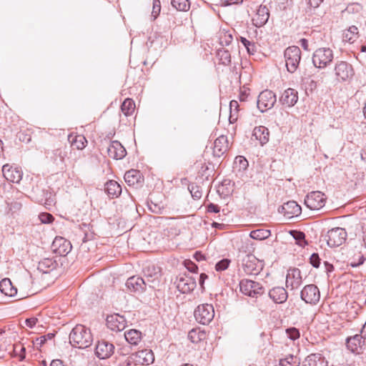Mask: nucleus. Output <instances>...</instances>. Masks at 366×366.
<instances>
[{
    "label": "nucleus",
    "instance_id": "f257e3e1",
    "mask_svg": "<svg viewBox=\"0 0 366 366\" xmlns=\"http://www.w3.org/2000/svg\"><path fill=\"white\" fill-rule=\"evenodd\" d=\"M93 342V337L89 328L82 325H76L69 334V343L74 347L85 349Z\"/></svg>",
    "mask_w": 366,
    "mask_h": 366
},
{
    "label": "nucleus",
    "instance_id": "f03ea898",
    "mask_svg": "<svg viewBox=\"0 0 366 366\" xmlns=\"http://www.w3.org/2000/svg\"><path fill=\"white\" fill-rule=\"evenodd\" d=\"M334 74L337 81L343 83L350 81L355 75L351 64L346 61H337L334 66Z\"/></svg>",
    "mask_w": 366,
    "mask_h": 366
},
{
    "label": "nucleus",
    "instance_id": "7ed1b4c3",
    "mask_svg": "<svg viewBox=\"0 0 366 366\" xmlns=\"http://www.w3.org/2000/svg\"><path fill=\"white\" fill-rule=\"evenodd\" d=\"M334 59L333 51L330 48L322 47L316 49L312 55V63L319 69H325Z\"/></svg>",
    "mask_w": 366,
    "mask_h": 366
},
{
    "label": "nucleus",
    "instance_id": "20e7f679",
    "mask_svg": "<svg viewBox=\"0 0 366 366\" xmlns=\"http://www.w3.org/2000/svg\"><path fill=\"white\" fill-rule=\"evenodd\" d=\"M301 50L298 46L287 47L284 52L285 65L290 73H294L298 68L301 59Z\"/></svg>",
    "mask_w": 366,
    "mask_h": 366
},
{
    "label": "nucleus",
    "instance_id": "39448f33",
    "mask_svg": "<svg viewBox=\"0 0 366 366\" xmlns=\"http://www.w3.org/2000/svg\"><path fill=\"white\" fill-rule=\"evenodd\" d=\"M347 232L344 228L335 227L330 229L324 236V239L330 247L342 244L347 238Z\"/></svg>",
    "mask_w": 366,
    "mask_h": 366
},
{
    "label": "nucleus",
    "instance_id": "423d86ee",
    "mask_svg": "<svg viewBox=\"0 0 366 366\" xmlns=\"http://www.w3.org/2000/svg\"><path fill=\"white\" fill-rule=\"evenodd\" d=\"M194 316L197 322L202 325H208L214 317V310L212 305H199L195 309Z\"/></svg>",
    "mask_w": 366,
    "mask_h": 366
},
{
    "label": "nucleus",
    "instance_id": "0eeeda50",
    "mask_svg": "<svg viewBox=\"0 0 366 366\" xmlns=\"http://www.w3.org/2000/svg\"><path fill=\"white\" fill-rule=\"evenodd\" d=\"M239 288L242 293L251 297H257L264 292V288L260 283L247 279L239 282Z\"/></svg>",
    "mask_w": 366,
    "mask_h": 366
},
{
    "label": "nucleus",
    "instance_id": "6e6552de",
    "mask_svg": "<svg viewBox=\"0 0 366 366\" xmlns=\"http://www.w3.org/2000/svg\"><path fill=\"white\" fill-rule=\"evenodd\" d=\"M325 194L320 191H313L307 194L305 198V204L311 210H319L326 203Z\"/></svg>",
    "mask_w": 366,
    "mask_h": 366
},
{
    "label": "nucleus",
    "instance_id": "1a4fd4ad",
    "mask_svg": "<svg viewBox=\"0 0 366 366\" xmlns=\"http://www.w3.org/2000/svg\"><path fill=\"white\" fill-rule=\"evenodd\" d=\"M33 199L38 203L44 204L46 207H50L55 203L54 195L47 189H41L36 186L32 189Z\"/></svg>",
    "mask_w": 366,
    "mask_h": 366
},
{
    "label": "nucleus",
    "instance_id": "9d476101",
    "mask_svg": "<svg viewBox=\"0 0 366 366\" xmlns=\"http://www.w3.org/2000/svg\"><path fill=\"white\" fill-rule=\"evenodd\" d=\"M277 98L275 94L269 89H265L260 92L258 96L257 105L261 112H264L272 108L276 103Z\"/></svg>",
    "mask_w": 366,
    "mask_h": 366
},
{
    "label": "nucleus",
    "instance_id": "9b49d317",
    "mask_svg": "<svg viewBox=\"0 0 366 366\" xmlns=\"http://www.w3.org/2000/svg\"><path fill=\"white\" fill-rule=\"evenodd\" d=\"M144 279L149 287H155L159 285L161 277L160 269L153 264H147L143 268Z\"/></svg>",
    "mask_w": 366,
    "mask_h": 366
},
{
    "label": "nucleus",
    "instance_id": "f8f14e48",
    "mask_svg": "<svg viewBox=\"0 0 366 366\" xmlns=\"http://www.w3.org/2000/svg\"><path fill=\"white\" fill-rule=\"evenodd\" d=\"M300 296L306 303L315 305L320 301V292L316 285H307L302 290Z\"/></svg>",
    "mask_w": 366,
    "mask_h": 366
},
{
    "label": "nucleus",
    "instance_id": "ddd939ff",
    "mask_svg": "<svg viewBox=\"0 0 366 366\" xmlns=\"http://www.w3.org/2000/svg\"><path fill=\"white\" fill-rule=\"evenodd\" d=\"M242 268L247 275H255L259 272V263L253 254H246L242 259Z\"/></svg>",
    "mask_w": 366,
    "mask_h": 366
},
{
    "label": "nucleus",
    "instance_id": "4468645a",
    "mask_svg": "<svg viewBox=\"0 0 366 366\" xmlns=\"http://www.w3.org/2000/svg\"><path fill=\"white\" fill-rule=\"evenodd\" d=\"M114 345L106 340L98 341L95 347V355L100 360L109 358L114 352Z\"/></svg>",
    "mask_w": 366,
    "mask_h": 366
},
{
    "label": "nucleus",
    "instance_id": "2eb2a0df",
    "mask_svg": "<svg viewBox=\"0 0 366 366\" xmlns=\"http://www.w3.org/2000/svg\"><path fill=\"white\" fill-rule=\"evenodd\" d=\"M51 248L53 252L59 257H65L71 252L72 247L67 239L56 237L52 242Z\"/></svg>",
    "mask_w": 366,
    "mask_h": 366
},
{
    "label": "nucleus",
    "instance_id": "dca6fc26",
    "mask_svg": "<svg viewBox=\"0 0 366 366\" xmlns=\"http://www.w3.org/2000/svg\"><path fill=\"white\" fill-rule=\"evenodd\" d=\"M136 365H148L154 361V355L151 350L144 349L130 355Z\"/></svg>",
    "mask_w": 366,
    "mask_h": 366
},
{
    "label": "nucleus",
    "instance_id": "f3484780",
    "mask_svg": "<svg viewBox=\"0 0 366 366\" xmlns=\"http://www.w3.org/2000/svg\"><path fill=\"white\" fill-rule=\"evenodd\" d=\"M365 339L361 333L348 337L346 339V346L352 352L360 354L363 352Z\"/></svg>",
    "mask_w": 366,
    "mask_h": 366
},
{
    "label": "nucleus",
    "instance_id": "a211bd4d",
    "mask_svg": "<svg viewBox=\"0 0 366 366\" xmlns=\"http://www.w3.org/2000/svg\"><path fill=\"white\" fill-rule=\"evenodd\" d=\"M107 327L114 332H120L125 329L127 320L124 316L119 314H114L107 317Z\"/></svg>",
    "mask_w": 366,
    "mask_h": 366
},
{
    "label": "nucleus",
    "instance_id": "6ab92c4d",
    "mask_svg": "<svg viewBox=\"0 0 366 366\" xmlns=\"http://www.w3.org/2000/svg\"><path fill=\"white\" fill-rule=\"evenodd\" d=\"M280 213L288 218L297 217L301 214L302 208L295 201H289L278 209Z\"/></svg>",
    "mask_w": 366,
    "mask_h": 366
},
{
    "label": "nucleus",
    "instance_id": "aec40b11",
    "mask_svg": "<svg viewBox=\"0 0 366 366\" xmlns=\"http://www.w3.org/2000/svg\"><path fill=\"white\" fill-rule=\"evenodd\" d=\"M4 177L12 183H19L23 177V172L17 167H13L6 164L2 167Z\"/></svg>",
    "mask_w": 366,
    "mask_h": 366
},
{
    "label": "nucleus",
    "instance_id": "412c9836",
    "mask_svg": "<svg viewBox=\"0 0 366 366\" xmlns=\"http://www.w3.org/2000/svg\"><path fill=\"white\" fill-rule=\"evenodd\" d=\"M301 272L298 268H290L286 277V286L291 290L297 289L302 285Z\"/></svg>",
    "mask_w": 366,
    "mask_h": 366
},
{
    "label": "nucleus",
    "instance_id": "4be33fe9",
    "mask_svg": "<svg viewBox=\"0 0 366 366\" xmlns=\"http://www.w3.org/2000/svg\"><path fill=\"white\" fill-rule=\"evenodd\" d=\"M148 285L144 278L139 276L129 277L126 282V286L131 292L142 293Z\"/></svg>",
    "mask_w": 366,
    "mask_h": 366
},
{
    "label": "nucleus",
    "instance_id": "5701e85b",
    "mask_svg": "<svg viewBox=\"0 0 366 366\" xmlns=\"http://www.w3.org/2000/svg\"><path fill=\"white\" fill-rule=\"evenodd\" d=\"M177 287L180 292L187 294L196 287V281L192 277L184 275L178 280Z\"/></svg>",
    "mask_w": 366,
    "mask_h": 366
},
{
    "label": "nucleus",
    "instance_id": "b1692460",
    "mask_svg": "<svg viewBox=\"0 0 366 366\" xmlns=\"http://www.w3.org/2000/svg\"><path fill=\"white\" fill-rule=\"evenodd\" d=\"M269 17V9L266 6L260 5L252 17V23L256 27L264 26Z\"/></svg>",
    "mask_w": 366,
    "mask_h": 366
},
{
    "label": "nucleus",
    "instance_id": "393cba45",
    "mask_svg": "<svg viewBox=\"0 0 366 366\" xmlns=\"http://www.w3.org/2000/svg\"><path fill=\"white\" fill-rule=\"evenodd\" d=\"M107 153L109 157L114 159H122L127 154L125 148L118 141H112L107 148Z\"/></svg>",
    "mask_w": 366,
    "mask_h": 366
},
{
    "label": "nucleus",
    "instance_id": "a878e982",
    "mask_svg": "<svg viewBox=\"0 0 366 366\" xmlns=\"http://www.w3.org/2000/svg\"><path fill=\"white\" fill-rule=\"evenodd\" d=\"M298 101L297 92L292 88H288L282 94L280 102L288 107H293Z\"/></svg>",
    "mask_w": 366,
    "mask_h": 366
},
{
    "label": "nucleus",
    "instance_id": "bb28decb",
    "mask_svg": "<svg viewBox=\"0 0 366 366\" xmlns=\"http://www.w3.org/2000/svg\"><path fill=\"white\" fill-rule=\"evenodd\" d=\"M228 149L229 142L226 136L221 135L214 140L213 147V154L214 156L220 157Z\"/></svg>",
    "mask_w": 366,
    "mask_h": 366
},
{
    "label": "nucleus",
    "instance_id": "cd10ccee",
    "mask_svg": "<svg viewBox=\"0 0 366 366\" xmlns=\"http://www.w3.org/2000/svg\"><path fill=\"white\" fill-rule=\"evenodd\" d=\"M269 297L276 304H282L288 298V293L282 287H274L269 291Z\"/></svg>",
    "mask_w": 366,
    "mask_h": 366
},
{
    "label": "nucleus",
    "instance_id": "c85d7f7f",
    "mask_svg": "<svg viewBox=\"0 0 366 366\" xmlns=\"http://www.w3.org/2000/svg\"><path fill=\"white\" fill-rule=\"evenodd\" d=\"M56 257L44 258L39 262L38 269L43 273H49L58 267Z\"/></svg>",
    "mask_w": 366,
    "mask_h": 366
},
{
    "label": "nucleus",
    "instance_id": "c756f323",
    "mask_svg": "<svg viewBox=\"0 0 366 366\" xmlns=\"http://www.w3.org/2000/svg\"><path fill=\"white\" fill-rule=\"evenodd\" d=\"M303 366H327V361L321 354L313 353L305 358Z\"/></svg>",
    "mask_w": 366,
    "mask_h": 366
},
{
    "label": "nucleus",
    "instance_id": "7c9ffc66",
    "mask_svg": "<svg viewBox=\"0 0 366 366\" xmlns=\"http://www.w3.org/2000/svg\"><path fill=\"white\" fill-rule=\"evenodd\" d=\"M252 136L259 142L262 146H263L269 142V132L267 127L264 126H259L254 127L253 129Z\"/></svg>",
    "mask_w": 366,
    "mask_h": 366
},
{
    "label": "nucleus",
    "instance_id": "2f4dec72",
    "mask_svg": "<svg viewBox=\"0 0 366 366\" xmlns=\"http://www.w3.org/2000/svg\"><path fill=\"white\" fill-rule=\"evenodd\" d=\"M104 190L110 198H117L122 193L121 185L114 180H109L105 184Z\"/></svg>",
    "mask_w": 366,
    "mask_h": 366
},
{
    "label": "nucleus",
    "instance_id": "473e14b6",
    "mask_svg": "<svg viewBox=\"0 0 366 366\" xmlns=\"http://www.w3.org/2000/svg\"><path fill=\"white\" fill-rule=\"evenodd\" d=\"M124 180L129 186L139 185L142 182V177L139 171L131 169L124 174Z\"/></svg>",
    "mask_w": 366,
    "mask_h": 366
},
{
    "label": "nucleus",
    "instance_id": "72a5a7b5",
    "mask_svg": "<svg viewBox=\"0 0 366 366\" xmlns=\"http://www.w3.org/2000/svg\"><path fill=\"white\" fill-rule=\"evenodd\" d=\"M0 291L9 297H14L17 293V289L13 286L11 280L8 278H4L0 282Z\"/></svg>",
    "mask_w": 366,
    "mask_h": 366
},
{
    "label": "nucleus",
    "instance_id": "f704fd0d",
    "mask_svg": "<svg viewBox=\"0 0 366 366\" xmlns=\"http://www.w3.org/2000/svg\"><path fill=\"white\" fill-rule=\"evenodd\" d=\"M359 37L358 28L356 26H351L345 30L342 35V39L350 44L354 43Z\"/></svg>",
    "mask_w": 366,
    "mask_h": 366
},
{
    "label": "nucleus",
    "instance_id": "c9c22d12",
    "mask_svg": "<svg viewBox=\"0 0 366 366\" xmlns=\"http://www.w3.org/2000/svg\"><path fill=\"white\" fill-rule=\"evenodd\" d=\"M125 340L132 345H137L142 340V332L137 330H129L124 332Z\"/></svg>",
    "mask_w": 366,
    "mask_h": 366
},
{
    "label": "nucleus",
    "instance_id": "e433bc0d",
    "mask_svg": "<svg viewBox=\"0 0 366 366\" xmlns=\"http://www.w3.org/2000/svg\"><path fill=\"white\" fill-rule=\"evenodd\" d=\"M188 338L193 343H198L206 338V332L199 329H192L188 333Z\"/></svg>",
    "mask_w": 366,
    "mask_h": 366
},
{
    "label": "nucleus",
    "instance_id": "4c0bfd02",
    "mask_svg": "<svg viewBox=\"0 0 366 366\" xmlns=\"http://www.w3.org/2000/svg\"><path fill=\"white\" fill-rule=\"evenodd\" d=\"M217 57L219 59V64L224 66H229L231 64V54L227 49H218L217 51Z\"/></svg>",
    "mask_w": 366,
    "mask_h": 366
},
{
    "label": "nucleus",
    "instance_id": "58836bf2",
    "mask_svg": "<svg viewBox=\"0 0 366 366\" xmlns=\"http://www.w3.org/2000/svg\"><path fill=\"white\" fill-rule=\"evenodd\" d=\"M135 109L134 102L132 99H126L121 106L122 112L127 117L133 114Z\"/></svg>",
    "mask_w": 366,
    "mask_h": 366
},
{
    "label": "nucleus",
    "instance_id": "ea45409f",
    "mask_svg": "<svg viewBox=\"0 0 366 366\" xmlns=\"http://www.w3.org/2000/svg\"><path fill=\"white\" fill-rule=\"evenodd\" d=\"M271 235L269 229H258L250 232L249 237L254 239L263 240L268 238Z\"/></svg>",
    "mask_w": 366,
    "mask_h": 366
},
{
    "label": "nucleus",
    "instance_id": "a19ab883",
    "mask_svg": "<svg viewBox=\"0 0 366 366\" xmlns=\"http://www.w3.org/2000/svg\"><path fill=\"white\" fill-rule=\"evenodd\" d=\"M300 359L293 355H287L285 357L280 360V366H300Z\"/></svg>",
    "mask_w": 366,
    "mask_h": 366
},
{
    "label": "nucleus",
    "instance_id": "79ce46f5",
    "mask_svg": "<svg viewBox=\"0 0 366 366\" xmlns=\"http://www.w3.org/2000/svg\"><path fill=\"white\" fill-rule=\"evenodd\" d=\"M172 6L179 11H187L190 8L189 0H172Z\"/></svg>",
    "mask_w": 366,
    "mask_h": 366
},
{
    "label": "nucleus",
    "instance_id": "37998d69",
    "mask_svg": "<svg viewBox=\"0 0 366 366\" xmlns=\"http://www.w3.org/2000/svg\"><path fill=\"white\" fill-rule=\"evenodd\" d=\"M219 39L222 46H228L232 43L233 36L229 31L222 30L219 32Z\"/></svg>",
    "mask_w": 366,
    "mask_h": 366
},
{
    "label": "nucleus",
    "instance_id": "c03bdc74",
    "mask_svg": "<svg viewBox=\"0 0 366 366\" xmlns=\"http://www.w3.org/2000/svg\"><path fill=\"white\" fill-rule=\"evenodd\" d=\"M7 207H6V213L7 214H11L13 216L15 213L19 212L21 207L22 204L21 202L17 201H12L11 202H6Z\"/></svg>",
    "mask_w": 366,
    "mask_h": 366
},
{
    "label": "nucleus",
    "instance_id": "a18cd8bd",
    "mask_svg": "<svg viewBox=\"0 0 366 366\" xmlns=\"http://www.w3.org/2000/svg\"><path fill=\"white\" fill-rule=\"evenodd\" d=\"M239 107V103L236 100H232L229 103L230 114L229 121L231 124L234 123L237 119V111Z\"/></svg>",
    "mask_w": 366,
    "mask_h": 366
},
{
    "label": "nucleus",
    "instance_id": "49530a36",
    "mask_svg": "<svg viewBox=\"0 0 366 366\" xmlns=\"http://www.w3.org/2000/svg\"><path fill=\"white\" fill-rule=\"evenodd\" d=\"M290 234L292 235L294 239L296 241V244L300 245V247H304L307 243L305 240V234L303 232L292 230Z\"/></svg>",
    "mask_w": 366,
    "mask_h": 366
},
{
    "label": "nucleus",
    "instance_id": "de8ad7c7",
    "mask_svg": "<svg viewBox=\"0 0 366 366\" xmlns=\"http://www.w3.org/2000/svg\"><path fill=\"white\" fill-rule=\"evenodd\" d=\"M188 189L194 199H199L202 197V192L198 185L195 184H190L188 186Z\"/></svg>",
    "mask_w": 366,
    "mask_h": 366
},
{
    "label": "nucleus",
    "instance_id": "09e8293b",
    "mask_svg": "<svg viewBox=\"0 0 366 366\" xmlns=\"http://www.w3.org/2000/svg\"><path fill=\"white\" fill-rule=\"evenodd\" d=\"M14 352L16 356H19L20 361L25 359L26 348L23 345L20 344L15 345Z\"/></svg>",
    "mask_w": 366,
    "mask_h": 366
},
{
    "label": "nucleus",
    "instance_id": "8fccbe9b",
    "mask_svg": "<svg viewBox=\"0 0 366 366\" xmlns=\"http://www.w3.org/2000/svg\"><path fill=\"white\" fill-rule=\"evenodd\" d=\"M230 262V259L227 258L222 259L216 264L215 269L218 272L224 271L228 268Z\"/></svg>",
    "mask_w": 366,
    "mask_h": 366
},
{
    "label": "nucleus",
    "instance_id": "3c124183",
    "mask_svg": "<svg viewBox=\"0 0 366 366\" xmlns=\"http://www.w3.org/2000/svg\"><path fill=\"white\" fill-rule=\"evenodd\" d=\"M84 142H86L84 137L77 136L75 137V139L72 141V145L75 146L78 149H82L85 147Z\"/></svg>",
    "mask_w": 366,
    "mask_h": 366
},
{
    "label": "nucleus",
    "instance_id": "603ef678",
    "mask_svg": "<svg viewBox=\"0 0 366 366\" xmlns=\"http://www.w3.org/2000/svg\"><path fill=\"white\" fill-rule=\"evenodd\" d=\"M286 333L288 337L292 340H297L300 335V331L296 327H290L286 330Z\"/></svg>",
    "mask_w": 366,
    "mask_h": 366
},
{
    "label": "nucleus",
    "instance_id": "864d4df0",
    "mask_svg": "<svg viewBox=\"0 0 366 366\" xmlns=\"http://www.w3.org/2000/svg\"><path fill=\"white\" fill-rule=\"evenodd\" d=\"M366 260V258L361 254L360 253L358 254L357 259L355 257H352L350 260V265L352 267H357L360 265H362L365 261Z\"/></svg>",
    "mask_w": 366,
    "mask_h": 366
},
{
    "label": "nucleus",
    "instance_id": "5fc2aeb1",
    "mask_svg": "<svg viewBox=\"0 0 366 366\" xmlns=\"http://www.w3.org/2000/svg\"><path fill=\"white\" fill-rule=\"evenodd\" d=\"M39 218L41 222L44 224L51 223L54 220V217L51 214L46 212L41 213L39 215Z\"/></svg>",
    "mask_w": 366,
    "mask_h": 366
},
{
    "label": "nucleus",
    "instance_id": "6e6d98bb",
    "mask_svg": "<svg viewBox=\"0 0 366 366\" xmlns=\"http://www.w3.org/2000/svg\"><path fill=\"white\" fill-rule=\"evenodd\" d=\"M161 11V2L160 0H153V8L152 14L155 19Z\"/></svg>",
    "mask_w": 366,
    "mask_h": 366
},
{
    "label": "nucleus",
    "instance_id": "4d7b16f0",
    "mask_svg": "<svg viewBox=\"0 0 366 366\" xmlns=\"http://www.w3.org/2000/svg\"><path fill=\"white\" fill-rule=\"evenodd\" d=\"M310 263L314 267H319L320 264V258L317 253H313L310 257Z\"/></svg>",
    "mask_w": 366,
    "mask_h": 366
},
{
    "label": "nucleus",
    "instance_id": "13d9d810",
    "mask_svg": "<svg viewBox=\"0 0 366 366\" xmlns=\"http://www.w3.org/2000/svg\"><path fill=\"white\" fill-rule=\"evenodd\" d=\"M185 267L187 269L192 272L196 273L198 270V267L192 262L191 260L185 261Z\"/></svg>",
    "mask_w": 366,
    "mask_h": 366
},
{
    "label": "nucleus",
    "instance_id": "bf43d9fd",
    "mask_svg": "<svg viewBox=\"0 0 366 366\" xmlns=\"http://www.w3.org/2000/svg\"><path fill=\"white\" fill-rule=\"evenodd\" d=\"M119 366H137L134 360L129 355L123 362H122Z\"/></svg>",
    "mask_w": 366,
    "mask_h": 366
},
{
    "label": "nucleus",
    "instance_id": "052dcab7",
    "mask_svg": "<svg viewBox=\"0 0 366 366\" xmlns=\"http://www.w3.org/2000/svg\"><path fill=\"white\" fill-rule=\"evenodd\" d=\"M37 322H38L37 318L31 317V318H28L25 320V324L27 327L32 328L36 325Z\"/></svg>",
    "mask_w": 366,
    "mask_h": 366
},
{
    "label": "nucleus",
    "instance_id": "680f3d73",
    "mask_svg": "<svg viewBox=\"0 0 366 366\" xmlns=\"http://www.w3.org/2000/svg\"><path fill=\"white\" fill-rule=\"evenodd\" d=\"M219 210H220V208L217 204L210 203L207 206V212H208L218 213V212H219Z\"/></svg>",
    "mask_w": 366,
    "mask_h": 366
},
{
    "label": "nucleus",
    "instance_id": "e2e57ef3",
    "mask_svg": "<svg viewBox=\"0 0 366 366\" xmlns=\"http://www.w3.org/2000/svg\"><path fill=\"white\" fill-rule=\"evenodd\" d=\"M251 46H249L248 48H247V51L249 54L253 55L257 51V46L255 45L254 42H252Z\"/></svg>",
    "mask_w": 366,
    "mask_h": 366
},
{
    "label": "nucleus",
    "instance_id": "0e129e2a",
    "mask_svg": "<svg viewBox=\"0 0 366 366\" xmlns=\"http://www.w3.org/2000/svg\"><path fill=\"white\" fill-rule=\"evenodd\" d=\"M194 258L197 262H201L206 259L205 255L202 254L201 252H196L194 254Z\"/></svg>",
    "mask_w": 366,
    "mask_h": 366
},
{
    "label": "nucleus",
    "instance_id": "69168bd1",
    "mask_svg": "<svg viewBox=\"0 0 366 366\" xmlns=\"http://www.w3.org/2000/svg\"><path fill=\"white\" fill-rule=\"evenodd\" d=\"M323 1V0H308V4L313 8H317Z\"/></svg>",
    "mask_w": 366,
    "mask_h": 366
},
{
    "label": "nucleus",
    "instance_id": "338daca9",
    "mask_svg": "<svg viewBox=\"0 0 366 366\" xmlns=\"http://www.w3.org/2000/svg\"><path fill=\"white\" fill-rule=\"evenodd\" d=\"M46 341V336H41L40 337L36 339L35 344L37 346H41L45 343Z\"/></svg>",
    "mask_w": 366,
    "mask_h": 366
},
{
    "label": "nucleus",
    "instance_id": "774afa93",
    "mask_svg": "<svg viewBox=\"0 0 366 366\" xmlns=\"http://www.w3.org/2000/svg\"><path fill=\"white\" fill-rule=\"evenodd\" d=\"M50 366H64L60 360H54L51 362Z\"/></svg>",
    "mask_w": 366,
    "mask_h": 366
}]
</instances>
